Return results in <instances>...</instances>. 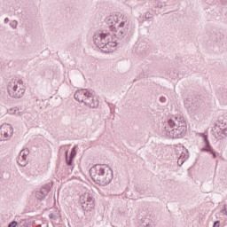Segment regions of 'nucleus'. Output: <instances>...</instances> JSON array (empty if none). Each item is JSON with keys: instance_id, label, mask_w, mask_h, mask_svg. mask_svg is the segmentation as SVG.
I'll return each mask as SVG.
<instances>
[{"instance_id": "obj_11", "label": "nucleus", "mask_w": 227, "mask_h": 227, "mask_svg": "<svg viewBox=\"0 0 227 227\" xmlns=\"http://www.w3.org/2000/svg\"><path fill=\"white\" fill-rule=\"evenodd\" d=\"M27 155H29V149H23L20 151L19 157H18V164L21 167H25L27 165Z\"/></svg>"}, {"instance_id": "obj_26", "label": "nucleus", "mask_w": 227, "mask_h": 227, "mask_svg": "<svg viewBox=\"0 0 227 227\" xmlns=\"http://www.w3.org/2000/svg\"><path fill=\"white\" fill-rule=\"evenodd\" d=\"M65 155H66L67 164H68V160H70V159H68V151H66Z\"/></svg>"}, {"instance_id": "obj_10", "label": "nucleus", "mask_w": 227, "mask_h": 227, "mask_svg": "<svg viewBox=\"0 0 227 227\" xmlns=\"http://www.w3.org/2000/svg\"><path fill=\"white\" fill-rule=\"evenodd\" d=\"M102 178H106L105 181H99L98 184L99 185H107V184H111V180H113V170L106 166L105 171L102 175Z\"/></svg>"}, {"instance_id": "obj_7", "label": "nucleus", "mask_w": 227, "mask_h": 227, "mask_svg": "<svg viewBox=\"0 0 227 227\" xmlns=\"http://www.w3.org/2000/svg\"><path fill=\"white\" fill-rule=\"evenodd\" d=\"M13 136V127L10 124H3L0 126V141H4L8 137Z\"/></svg>"}, {"instance_id": "obj_15", "label": "nucleus", "mask_w": 227, "mask_h": 227, "mask_svg": "<svg viewBox=\"0 0 227 227\" xmlns=\"http://www.w3.org/2000/svg\"><path fill=\"white\" fill-rule=\"evenodd\" d=\"M216 139H226L227 137V126L224 128H220L215 136Z\"/></svg>"}, {"instance_id": "obj_20", "label": "nucleus", "mask_w": 227, "mask_h": 227, "mask_svg": "<svg viewBox=\"0 0 227 227\" xmlns=\"http://www.w3.org/2000/svg\"><path fill=\"white\" fill-rule=\"evenodd\" d=\"M10 26L12 29H17V26H19L18 20H12L10 22Z\"/></svg>"}, {"instance_id": "obj_27", "label": "nucleus", "mask_w": 227, "mask_h": 227, "mask_svg": "<svg viewBox=\"0 0 227 227\" xmlns=\"http://www.w3.org/2000/svg\"><path fill=\"white\" fill-rule=\"evenodd\" d=\"M37 200H45V197H43V194H39V197H36Z\"/></svg>"}, {"instance_id": "obj_1", "label": "nucleus", "mask_w": 227, "mask_h": 227, "mask_svg": "<svg viewBox=\"0 0 227 227\" xmlns=\"http://www.w3.org/2000/svg\"><path fill=\"white\" fill-rule=\"evenodd\" d=\"M164 133L170 139H181L187 132V122L184 116H171L165 123Z\"/></svg>"}, {"instance_id": "obj_17", "label": "nucleus", "mask_w": 227, "mask_h": 227, "mask_svg": "<svg viewBox=\"0 0 227 227\" xmlns=\"http://www.w3.org/2000/svg\"><path fill=\"white\" fill-rule=\"evenodd\" d=\"M142 227H154L153 226V221L150 218H143L141 223Z\"/></svg>"}, {"instance_id": "obj_30", "label": "nucleus", "mask_w": 227, "mask_h": 227, "mask_svg": "<svg viewBox=\"0 0 227 227\" xmlns=\"http://www.w3.org/2000/svg\"><path fill=\"white\" fill-rule=\"evenodd\" d=\"M49 217H50V219H56V217L54 216V214H50Z\"/></svg>"}, {"instance_id": "obj_5", "label": "nucleus", "mask_w": 227, "mask_h": 227, "mask_svg": "<svg viewBox=\"0 0 227 227\" xmlns=\"http://www.w3.org/2000/svg\"><path fill=\"white\" fill-rule=\"evenodd\" d=\"M109 40H111V34L109 33L98 32L93 36L94 43L98 49H102L104 44L109 42Z\"/></svg>"}, {"instance_id": "obj_16", "label": "nucleus", "mask_w": 227, "mask_h": 227, "mask_svg": "<svg viewBox=\"0 0 227 227\" xmlns=\"http://www.w3.org/2000/svg\"><path fill=\"white\" fill-rule=\"evenodd\" d=\"M75 150H77V145H74L71 151L69 160H67V166H72L74 157H75V155H77V151H75Z\"/></svg>"}, {"instance_id": "obj_6", "label": "nucleus", "mask_w": 227, "mask_h": 227, "mask_svg": "<svg viewBox=\"0 0 227 227\" xmlns=\"http://www.w3.org/2000/svg\"><path fill=\"white\" fill-rule=\"evenodd\" d=\"M129 34V26L126 25L125 21H121L118 26V31H116L114 36L117 38L118 42L123 43V40Z\"/></svg>"}, {"instance_id": "obj_3", "label": "nucleus", "mask_w": 227, "mask_h": 227, "mask_svg": "<svg viewBox=\"0 0 227 227\" xmlns=\"http://www.w3.org/2000/svg\"><path fill=\"white\" fill-rule=\"evenodd\" d=\"M7 91L12 98H22L26 89L21 80H11L7 85Z\"/></svg>"}, {"instance_id": "obj_8", "label": "nucleus", "mask_w": 227, "mask_h": 227, "mask_svg": "<svg viewBox=\"0 0 227 227\" xmlns=\"http://www.w3.org/2000/svg\"><path fill=\"white\" fill-rule=\"evenodd\" d=\"M119 43H121L118 39L113 40V41H106L103 46L101 47L102 52H105L108 54L109 52H114V51H116V47L119 45Z\"/></svg>"}, {"instance_id": "obj_29", "label": "nucleus", "mask_w": 227, "mask_h": 227, "mask_svg": "<svg viewBox=\"0 0 227 227\" xmlns=\"http://www.w3.org/2000/svg\"><path fill=\"white\" fill-rule=\"evenodd\" d=\"M4 24H8L10 22V19L8 18H5L4 20Z\"/></svg>"}, {"instance_id": "obj_2", "label": "nucleus", "mask_w": 227, "mask_h": 227, "mask_svg": "<svg viewBox=\"0 0 227 227\" xmlns=\"http://www.w3.org/2000/svg\"><path fill=\"white\" fill-rule=\"evenodd\" d=\"M74 98L78 102H83L88 107L97 109L98 107V100L95 99V90L82 89L74 93Z\"/></svg>"}, {"instance_id": "obj_18", "label": "nucleus", "mask_w": 227, "mask_h": 227, "mask_svg": "<svg viewBox=\"0 0 227 227\" xmlns=\"http://www.w3.org/2000/svg\"><path fill=\"white\" fill-rule=\"evenodd\" d=\"M90 194L89 192H86L80 196V203H82V207H83V204H86V201L90 200Z\"/></svg>"}, {"instance_id": "obj_9", "label": "nucleus", "mask_w": 227, "mask_h": 227, "mask_svg": "<svg viewBox=\"0 0 227 227\" xmlns=\"http://www.w3.org/2000/svg\"><path fill=\"white\" fill-rule=\"evenodd\" d=\"M200 137H202L205 147L200 149V152H207V153H211L213 155V159H215L217 157V154L215 152H214V148L210 145V142L208 141V136L205 134H200Z\"/></svg>"}, {"instance_id": "obj_23", "label": "nucleus", "mask_w": 227, "mask_h": 227, "mask_svg": "<svg viewBox=\"0 0 227 227\" xmlns=\"http://www.w3.org/2000/svg\"><path fill=\"white\" fill-rule=\"evenodd\" d=\"M17 221H12L9 223L8 227H17Z\"/></svg>"}, {"instance_id": "obj_24", "label": "nucleus", "mask_w": 227, "mask_h": 227, "mask_svg": "<svg viewBox=\"0 0 227 227\" xmlns=\"http://www.w3.org/2000/svg\"><path fill=\"white\" fill-rule=\"evenodd\" d=\"M222 214H224V215H227V205L223 206V208L221 210Z\"/></svg>"}, {"instance_id": "obj_14", "label": "nucleus", "mask_w": 227, "mask_h": 227, "mask_svg": "<svg viewBox=\"0 0 227 227\" xmlns=\"http://www.w3.org/2000/svg\"><path fill=\"white\" fill-rule=\"evenodd\" d=\"M94 207H95V199L92 196H90V198L87 200L85 204H83L82 208L84 210H91Z\"/></svg>"}, {"instance_id": "obj_28", "label": "nucleus", "mask_w": 227, "mask_h": 227, "mask_svg": "<svg viewBox=\"0 0 227 227\" xmlns=\"http://www.w3.org/2000/svg\"><path fill=\"white\" fill-rule=\"evenodd\" d=\"M219 224H220L219 221H216L214 223L213 227H219Z\"/></svg>"}, {"instance_id": "obj_12", "label": "nucleus", "mask_w": 227, "mask_h": 227, "mask_svg": "<svg viewBox=\"0 0 227 227\" xmlns=\"http://www.w3.org/2000/svg\"><path fill=\"white\" fill-rule=\"evenodd\" d=\"M51 187H52V184L49 183L43 186L39 192H36L35 197L40 198V194L43 195V197H46L49 192H51Z\"/></svg>"}, {"instance_id": "obj_25", "label": "nucleus", "mask_w": 227, "mask_h": 227, "mask_svg": "<svg viewBox=\"0 0 227 227\" xmlns=\"http://www.w3.org/2000/svg\"><path fill=\"white\" fill-rule=\"evenodd\" d=\"M114 20V16H110V17L107 19L108 24H114V22H113Z\"/></svg>"}, {"instance_id": "obj_13", "label": "nucleus", "mask_w": 227, "mask_h": 227, "mask_svg": "<svg viewBox=\"0 0 227 227\" xmlns=\"http://www.w3.org/2000/svg\"><path fill=\"white\" fill-rule=\"evenodd\" d=\"M189 159V151L187 149H184V151L182 152L180 154V157L177 160L178 166H183L184 162Z\"/></svg>"}, {"instance_id": "obj_31", "label": "nucleus", "mask_w": 227, "mask_h": 227, "mask_svg": "<svg viewBox=\"0 0 227 227\" xmlns=\"http://www.w3.org/2000/svg\"><path fill=\"white\" fill-rule=\"evenodd\" d=\"M160 102H166V98H160Z\"/></svg>"}, {"instance_id": "obj_19", "label": "nucleus", "mask_w": 227, "mask_h": 227, "mask_svg": "<svg viewBox=\"0 0 227 227\" xmlns=\"http://www.w3.org/2000/svg\"><path fill=\"white\" fill-rule=\"evenodd\" d=\"M9 114H18L20 116V112L17 108H11L8 110Z\"/></svg>"}, {"instance_id": "obj_21", "label": "nucleus", "mask_w": 227, "mask_h": 227, "mask_svg": "<svg viewBox=\"0 0 227 227\" xmlns=\"http://www.w3.org/2000/svg\"><path fill=\"white\" fill-rule=\"evenodd\" d=\"M157 8H160V10H162L163 8H166V4L162 2H158Z\"/></svg>"}, {"instance_id": "obj_4", "label": "nucleus", "mask_w": 227, "mask_h": 227, "mask_svg": "<svg viewBox=\"0 0 227 227\" xmlns=\"http://www.w3.org/2000/svg\"><path fill=\"white\" fill-rule=\"evenodd\" d=\"M104 171H106V165H96L90 169V175L96 184L98 182H104L106 178L102 177L104 175Z\"/></svg>"}, {"instance_id": "obj_22", "label": "nucleus", "mask_w": 227, "mask_h": 227, "mask_svg": "<svg viewBox=\"0 0 227 227\" xmlns=\"http://www.w3.org/2000/svg\"><path fill=\"white\" fill-rule=\"evenodd\" d=\"M25 118H26V120H27L28 121H31L32 120H35V116H31V114H27L26 115H25Z\"/></svg>"}]
</instances>
